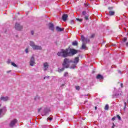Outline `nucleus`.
Here are the masks:
<instances>
[{
    "instance_id": "aec40b11",
    "label": "nucleus",
    "mask_w": 128,
    "mask_h": 128,
    "mask_svg": "<svg viewBox=\"0 0 128 128\" xmlns=\"http://www.w3.org/2000/svg\"><path fill=\"white\" fill-rule=\"evenodd\" d=\"M0 110H2V112H6V106L3 107L2 108H0Z\"/></svg>"
},
{
    "instance_id": "c9c22d12",
    "label": "nucleus",
    "mask_w": 128,
    "mask_h": 128,
    "mask_svg": "<svg viewBox=\"0 0 128 128\" xmlns=\"http://www.w3.org/2000/svg\"><path fill=\"white\" fill-rule=\"evenodd\" d=\"M94 38V34H92L90 36V38Z\"/></svg>"
},
{
    "instance_id": "2f4dec72",
    "label": "nucleus",
    "mask_w": 128,
    "mask_h": 128,
    "mask_svg": "<svg viewBox=\"0 0 128 128\" xmlns=\"http://www.w3.org/2000/svg\"><path fill=\"white\" fill-rule=\"evenodd\" d=\"M25 52H26V54H28V48H26L25 50Z\"/></svg>"
},
{
    "instance_id": "72a5a7b5",
    "label": "nucleus",
    "mask_w": 128,
    "mask_h": 128,
    "mask_svg": "<svg viewBox=\"0 0 128 128\" xmlns=\"http://www.w3.org/2000/svg\"><path fill=\"white\" fill-rule=\"evenodd\" d=\"M30 33L32 36H34V30H32Z\"/></svg>"
},
{
    "instance_id": "c03bdc74",
    "label": "nucleus",
    "mask_w": 128,
    "mask_h": 128,
    "mask_svg": "<svg viewBox=\"0 0 128 128\" xmlns=\"http://www.w3.org/2000/svg\"><path fill=\"white\" fill-rule=\"evenodd\" d=\"M125 107L124 108H126V102H124Z\"/></svg>"
},
{
    "instance_id": "ddd939ff",
    "label": "nucleus",
    "mask_w": 128,
    "mask_h": 128,
    "mask_svg": "<svg viewBox=\"0 0 128 128\" xmlns=\"http://www.w3.org/2000/svg\"><path fill=\"white\" fill-rule=\"evenodd\" d=\"M42 48L40 46H38V45H35V46H34V48H33V50H42Z\"/></svg>"
},
{
    "instance_id": "c85d7f7f",
    "label": "nucleus",
    "mask_w": 128,
    "mask_h": 128,
    "mask_svg": "<svg viewBox=\"0 0 128 128\" xmlns=\"http://www.w3.org/2000/svg\"><path fill=\"white\" fill-rule=\"evenodd\" d=\"M76 20H78V22H82V19H80L78 18H76Z\"/></svg>"
},
{
    "instance_id": "9d476101",
    "label": "nucleus",
    "mask_w": 128,
    "mask_h": 128,
    "mask_svg": "<svg viewBox=\"0 0 128 128\" xmlns=\"http://www.w3.org/2000/svg\"><path fill=\"white\" fill-rule=\"evenodd\" d=\"M48 28L52 32H54V24L50 22L48 24Z\"/></svg>"
},
{
    "instance_id": "b1692460",
    "label": "nucleus",
    "mask_w": 128,
    "mask_h": 128,
    "mask_svg": "<svg viewBox=\"0 0 128 128\" xmlns=\"http://www.w3.org/2000/svg\"><path fill=\"white\" fill-rule=\"evenodd\" d=\"M86 14H86V11L84 10V11H83V12H82V16H86Z\"/></svg>"
},
{
    "instance_id": "9b49d317",
    "label": "nucleus",
    "mask_w": 128,
    "mask_h": 128,
    "mask_svg": "<svg viewBox=\"0 0 128 128\" xmlns=\"http://www.w3.org/2000/svg\"><path fill=\"white\" fill-rule=\"evenodd\" d=\"M97 80H100V82H102V80H104V76H102L100 74H98L96 77Z\"/></svg>"
},
{
    "instance_id": "412c9836",
    "label": "nucleus",
    "mask_w": 128,
    "mask_h": 128,
    "mask_svg": "<svg viewBox=\"0 0 128 128\" xmlns=\"http://www.w3.org/2000/svg\"><path fill=\"white\" fill-rule=\"evenodd\" d=\"M88 16H90V15L88 14H87L84 17V20H88Z\"/></svg>"
},
{
    "instance_id": "39448f33",
    "label": "nucleus",
    "mask_w": 128,
    "mask_h": 128,
    "mask_svg": "<svg viewBox=\"0 0 128 128\" xmlns=\"http://www.w3.org/2000/svg\"><path fill=\"white\" fill-rule=\"evenodd\" d=\"M78 52V50H76L74 48H70V52H68L69 56H72L74 54H76Z\"/></svg>"
},
{
    "instance_id": "4c0bfd02",
    "label": "nucleus",
    "mask_w": 128,
    "mask_h": 128,
    "mask_svg": "<svg viewBox=\"0 0 128 128\" xmlns=\"http://www.w3.org/2000/svg\"><path fill=\"white\" fill-rule=\"evenodd\" d=\"M116 116L112 118V120L114 122V120H116Z\"/></svg>"
},
{
    "instance_id": "7c9ffc66",
    "label": "nucleus",
    "mask_w": 128,
    "mask_h": 128,
    "mask_svg": "<svg viewBox=\"0 0 128 128\" xmlns=\"http://www.w3.org/2000/svg\"><path fill=\"white\" fill-rule=\"evenodd\" d=\"M71 24H74V20H72L70 22Z\"/></svg>"
},
{
    "instance_id": "e433bc0d",
    "label": "nucleus",
    "mask_w": 128,
    "mask_h": 128,
    "mask_svg": "<svg viewBox=\"0 0 128 128\" xmlns=\"http://www.w3.org/2000/svg\"><path fill=\"white\" fill-rule=\"evenodd\" d=\"M37 98H40V97L38 96H36L34 98V100H36V99H37Z\"/></svg>"
},
{
    "instance_id": "a211bd4d",
    "label": "nucleus",
    "mask_w": 128,
    "mask_h": 128,
    "mask_svg": "<svg viewBox=\"0 0 128 128\" xmlns=\"http://www.w3.org/2000/svg\"><path fill=\"white\" fill-rule=\"evenodd\" d=\"M30 46H32V48H34V46H36V45L34 44V42H32V41H30Z\"/></svg>"
},
{
    "instance_id": "dca6fc26",
    "label": "nucleus",
    "mask_w": 128,
    "mask_h": 128,
    "mask_svg": "<svg viewBox=\"0 0 128 128\" xmlns=\"http://www.w3.org/2000/svg\"><path fill=\"white\" fill-rule=\"evenodd\" d=\"M64 30V28H60L58 26L56 27V30L57 32H62Z\"/></svg>"
},
{
    "instance_id": "473e14b6",
    "label": "nucleus",
    "mask_w": 128,
    "mask_h": 128,
    "mask_svg": "<svg viewBox=\"0 0 128 128\" xmlns=\"http://www.w3.org/2000/svg\"><path fill=\"white\" fill-rule=\"evenodd\" d=\"M112 8H114V7H108V10H112Z\"/></svg>"
},
{
    "instance_id": "1a4fd4ad",
    "label": "nucleus",
    "mask_w": 128,
    "mask_h": 128,
    "mask_svg": "<svg viewBox=\"0 0 128 128\" xmlns=\"http://www.w3.org/2000/svg\"><path fill=\"white\" fill-rule=\"evenodd\" d=\"M50 112V108H45L44 110L42 116H46V114H48V112Z\"/></svg>"
},
{
    "instance_id": "09e8293b",
    "label": "nucleus",
    "mask_w": 128,
    "mask_h": 128,
    "mask_svg": "<svg viewBox=\"0 0 128 128\" xmlns=\"http://www.w3.org/2000/svg\"><path fill=\"white\" fill-rule=\"evenodd\" d=\"M95 110H98V107L95 106Z\"/></svg>"
},
{
    "instance_id": "0eeeda50",
    "label": "nucleus",
    "mask_w": 128,
    "mask_h": 128,
    "mask_svg": "<svg viewBox=\"0 0 128 128\" xmlns=\"http://www.w3.org/2000/svg\"><path fill=\"white\" fill-rule=\"evenodd\" d=\"M30 66H34L36 64V61L34 60V56H32L30 59Z\"/></svg>"
},
{
    "instance_id": "a19ab883",
    "label": "nucleus",
    "mask_w": 128,
    "mask_h": 128,
    "mask_svg": "<svg viewBox=\"0 0 128 128\" xmlns=\"http://www.w3.org/2000/svg\"><path fill=\"white\" fill-rule=\"evenodd\" d=\"M12 70H9V71H7L6 73L7 74H10V72H11Z\"/></svg>"
},
{
    "instance_id": "f8f14e48",
    "label": "nucleus",
    "mask_w": 128,
    "mask_h": 128,
    "mask_svg": "<svg viewBox=\"0 0 128 128\" xmlns=\"http://www.w3.org/2000/svg\"><path fill=\"white\" fill-rule=\"evenodd\" d=\"M0 100H3V102H7V100H9V98H8V96H1L0 98Z\"/></svg>"
},
{
    "instance_id": "8fccbe9b",
    "label": "nucleus",
    "mask_w": 128,
    "mask_h": 128,
    "mask_svg": "<svg viewBox=\"0 0 128 128\" xmlns=\"http://www.w3.org/2000/svg\"><path fill=\"white\" fill-rule=\"evenodd\" d=\"M116 46V44H112V46Z\"/></svg>"
},
{
    "instance_id": "37998d69",
    "label": "nucleus",
    "mask_w": 128,
    "mask_h": 128,
    "mask_svg": "<svg viewBox=\"0 0 128 128\" xmlns=\"http://www.w3.org/2000/svg\"><path fill=\"white\" fill-rule=\"evenodd\" d=\"M123 86H124V84H123L122 83H121V84H120L121 88H122V87H123Z\"/></svg>"
},
{
    "instance_id": "2eb2a0df",
    "label": "nucleus",
    "mask_w": 128,
    "mask_h": 128,
    "mask_svg": "<svg viewBox=\"0 0 128 128\" xmlns=\"http://www.w3.org/2000/svg\"><path fill=\"white\" fill-rule=\"evenodd\" d=\"M44 70L46 71V70H48V68L49 66H48V62H45L44 64Z\"/></svg>"
},
{
    "instance_id": "f3484780",
    "label": "nucleus",
    "mask_w": 128,
    "mask_h": 128,
    "mask_svg": "<svg viewBox=\"0 0 128 128\" xmlns=\"http://www.w3.org/2000/svg\"><path fill=\"white\" fill-rule=\"evenodd\" d=\"M114 14H116L114 11L110 10L108 14L110 16H114Z\"/></svg>"
},
{
    "instance_id": "79ce46f5",
    "label": "nucleus",
    "mask_w": 128,
    "mask_h": 128,
    "mask_svg": "<svg viewBox=\"0 0 128 128\" xmlns=\"http://www.w3.org/2000/svg\"><path fill=\"white\" fill-rule=\"evenodd\" d=\"M42 110V108H40L38 110V112H40V110Z\"/></svg>"
},
{
    "instance_id": "cd10ccee",
    "label": "nucleus",
    "mask_w": 128,
    "mask_h": 128,
    "mask_svg": "<svg viewBox=\"0 0 128 128\" xmlns=\"http://www.w3.org/2000/svg\"><path fill=\"white\" fill-rule=\"evenodd\" d=\"M116 118L119 120H122V118H120V115H116Z\"/></svg>"
},
{
    "instance_id": "4468645a",
    "label": "nucleus",
    "mask_w": 128,
    "mask_h": 128,
    "mask_svg": "<svg viewBox=\"0 0 128 128\" xmlns=\"http://www.w3.org/2000/svg\"><path fill=\"white\" fill-rule=\"evenodd\" d=\"M68 18V16L67 14H64L62 16V20L64 22H66Z\"/></svg>"
},
{
    "instance_id": "6e6552de",
    "label": "nucleus",
    "mask_w": 128,
    "mask_h": 128,
    "mask_svg": "<svg viewBox=\"0 0 128 128\" xmlns=\"http://www.w3.org/2000/svg\"><path fill=\"white\" fill-rule=\"evenodd\" d=\"M16 122H18V120L14 119L12 120L9 124L10 128H14V126H16Z\"/></svg>"
},
{
    "instance_id": "3c124183",
    "label": "nucleus",
    "mask_w": 128,
    "mask_h": 128,
    "mask_svg": "<svg viewBox=\"0 0 128 128\" xmlns=\"http://www.w3.org/2000/svg\"><path fill=\"white\" fill-rule=\"evenodd\" d=\"M84 102H88V101H85Z\"/></svg>"
},
{
    "instance_id": "423d86ee",
    "label": "nucleus",
    "mask_w": 128,
    "mask_h": 128,
    "mask_svg": "<svg viewBox=\"0 0 128 128\" xmlns=\"http://www.w3.org/2000/svg\"><path fill=\"white\" fill-rule=\"evenodd\" d=\"M14 28L16 30H19V31L22 30V28H23L22 26L18 22H16L15 24Z\"/></svg>"
},
{
    "instance_id": "5701e85b",
    "label": "nucleus",
    "mask_w": 128,
    "mask_h": 128,
    "mask_svg": "<svg viewBox=\"0 0 128 128\" xmlns=\"http://www.w3.org/2000/svg\"><path fill=\"white\" fill-rule=\"evenodd\" d=\"M108 108H109L108 104H106L104 107L105 110H108Z\"/></svg>"
},
{
    "instance_id": "a878e982",
    "label": "nucleus",
    "mask_w": 128,
    "mask_h": 128,
    "mask_svg": "<svg viewBox=\"0 0 128 128\" xmlns=\"http://www.w3.org/2000/svg\"><path fill=\"white\" fill-rule=\"evenodd\" d=\"M127 38H124L123 39H122V41L124 42H126L127 40Z\"/></svg>"
},
{
    "instance_id": "de8ad7c7",
    "label": "nucleus",
    "mask_w": 128,
    "mask_h": 128,
    "mask_svg": "<svg viewBox=\"0 0 128 128\" xmlns=\"http://www.w3.org/2000/svg\"><path fill=\"white\" fill-rule=\"evenodd\" d=\"M126 46H128V42L126 43Z\"/></svg>"
},
{
    "instance_id": "393cba45",
    "label": "nucleus",
    "mask_w": 128,
    "mask_h": 128,
    "mask_svg": "<svg viewBox=\"0 0 128 128\" xmlns=\"http://www.w3.org/2000/svg\"><path fill=\"white\" fill-rule=\"evenodd\" d=\"M47 120H52V116H50L47 118Z\"/></svg>"
},
{
    "instance_id": "58836bf2",
    "label": "nucleus",
    "mask_w": 128,
    "mask_h": 128,
    "mask_svg": "<svg viewBox=\"0 0 128 128\" xmlns=\"http://www.w3.org/2000/svg\"><path fill=\"white\" fill-rule=\"evenodd\" d=\"M120 96V94H115V96Z\"/></svg>"
},
{
    "instance_id": "20e7f679",
    "label": "nucleus",
    "mask_w": 128,
    "mask_h": 128,
    "mask_svg": "<svg viewBox=\"0 0 128 128\" xmlns=\"http://www.w3.org/2000/svg\"><path fill=\"white\" fill-rule=\"evenodd\" d=\"M80 55H78L77 57H75L74 60H72V62H74V64H73L72 66H70V68H72L73 70L76 68V64L78 62L80 61Z\"/></svg>"
},
{
    "instance_id": "a18cd8bd",
    "label": "nucleus",
    "mask_w": 128,
    "mask_h": 128,
    "mask_svg": "<svg viewBox=\"0 0 128 128\" xmlns=\"http://www.w3.org/2000/svg\"><path fill=\"white\" fill-rule=\"evenodd\" d=\"M112 128H114V124L113 123V126H112Z\"/></svg>"
},
{
    "instance_id": "f704fd0d",
    "label": "nucleus",
    "mask_w": 128,
    "mask_h": 128,
    "mask_svg": "<svg viewBox=\"0 0 128 128\" xmlns=\"http://www.w3.org/2000/svg\"><path fill=\"white\" fill-rule=\"evenodd\" d=\"M76 90H80V86H76Z\"/></svg>"
},
{
    "instance_id": "f257e3e1",
    "label": "nucleus",
    "mask_w": 128,
    "mask_h": 128,
    "mask_svg": "<svg viewBox=\"0 0 128 128\" xmlns=\"http://www.w3.org/2000/svg\"><path fill=\"white\" fill-rule=\"evenodd\" d=\"M72 62V60L70 59H68V58H66L64 60V62L62 64L63 68H58V72H64L65 68H70V64Z\"/></svg>"
},
{
    "instance_id": "4be33fe9",
    "label": "nucleus",
    "mask_w": 128,
    "mask_h": 128,
    "mask_svg": "<svg viewBox=\"0 0 128 128\" xmlns=\"http://www.w3.org/2000/svg\"><path fill=\"white\" fill-rule=\"evenodd\" d=\"M12 66H14V68H18V65L14 64V62H11Z\"/></svg>"
},
{
    "instance_id": "c756f323",
    "label": "nucleus",
    "mask_w": 128,
    "mask_h": 128,
    "mask_svg": "<svg viewBox=\"0 0 128 128\" xmlns=\"http://www.w3.org/2000/svg\"><path fill=\"white\" fill-rule=\"evenodd\" d=\"M68 76V72H65L64 73V76Z\"/></svg>"
},
{
    "instance_id": "603ef678",
    "label": "nucleus",
    "mask_w": 128,
    "mask_h": 128,
    "mask_svg": "<svg viewBox=\"0 0 128 128\" xmlns=\"http://www.w3.org/2000/svg\"><path fill=\"white\" fill-rule=\"evenodd\" d=\"M127 102H128V100H127Z\"/></svg>"
},
{
    "instance_id": "6ab92c4d",
    "label": "nucleus",
    "mask_w": 128,
    "mask_h": 128,
    "mask_svg": "<svg viewBox=\"0 0 128 128\" xmlns=\"http://www.w3.org/2000/svg\"><path fill=\"white\" fill-rule=\"evenodd\" d=\"M72 44L75 46H77L78 45V41L75 40L72 42Z\"/></svg>"
},
{
    "instance_id": "bb28decb",
    "label": "nucleus",
    "mask_w": 128,
    "mask_h": 128,
    "mask_svg": "<svg viewBox=\"0 0 128 128\" xmlns=\"http://www.w3.org/2000/svg\"><path fill=\"white\" fill-rule=\"evenodd\" d=\"M10 63L12 64L11 60H10V59H8L7 60V64H10Z\"/></svg>"
},
{
    "instance_id": "ea45409f",
    "label": "nucleus",
    "mask_w": 128,
    "mask_h": 128,
    "mask_svg": "<svg viewBox=\"0 0 128 128\" xmlns=\"http://www.w3.org/2000/svg\"><path fill=\"white\" fill-rule=\"evenodd\" d=\"M84 6H88V4H84Z\"/></svg>"
},
{
    "instance_id": "49530a36",
    "label": "nucleus",
    "mask_w": 128,
    "mask_h": 128,
    "mask_svg": "<svg viewBox=\"0 0 128 128\" xmlns=\"http://www.w3.org/2000/svg\"><path fill=\"white\" fill-rule=\"evenodd\" d=\"M50 78V76H48V77H44V80L45 78Z\"/></svg>"
},
{
    "instance_id": "7ed1b4c3",
    "label": "nucleus",
    "mask_w": 128,
    "mask_h": 128,
    "mask_svg": "<svg viewBox=\"0 0 128 128\" xmlns=\"http://www.w3.org/2000/svg\"><path fill=\"white\" fill-rule=\"evenodd\" d=\"M57 54L58 56H62L63 58H68V56H70L68 49H66V50H62L60 52H58Z\"/></svg>"
},
{
    "instance_id": "f03ea898",
    "label": "nucleus",
    "mask_w": 128,
    "mask_h": 128,
    "mask_svg": "<svg viewBox=\"0 0 128 128\" xmlns=\"http://www.w3.org/2000/svg\"><path fill=\"white\" fill-rule=\"evenodd\" d=\"M81 40L82 42V50H88V47H86V44L88 42H90V39L88 38H86L84 35H82Z\"/></svg>"
}]
</instances>
